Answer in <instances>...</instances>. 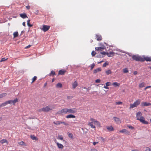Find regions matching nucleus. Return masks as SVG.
Wrapping results in <instances>:
<instances>
[{
	"mask_svg": "<svg viewBox=\"0 0 151 151\" xmlns=\"http://www.w3.org/2000/svg\"><path fill=\"white\" fill-rule=\"evenodd\" d=\"M66 118H67V119L71 118H74L76 117V116H74L73 115H72L71 114H69L68 115H67L66 116Z\"/></svg>",
	"mask_w": 151,
	"mask_h": 151,
	"instance_id": "18",
	"label": "nucleus"
},
{
	"mask_svg": "<svg viewBox=\"0 0 151 151\" xmlns=\"http://www.w3.org/2000/svg\"><path fill=\"white\" fill-rule=\"evenodd\" d=\"M0 142L2 144H3L4 143H6L7 144L8 143V141L6 139H3L1 140V141H0Z\"/></svg>",
	"mask_w": 151,
	"mask_h": 151,
	"instance_id": "28",
	"label": "nucleus"
},
{
	"mask_svg": "<svg viewBox=\"0 0 151 151\" xmlns=\"http://www.w3.org/2000/svg\"><path fill=\"white\" fill-rule=\"evenodd\" d=\"M73 98V97L72 96H67V99H71Z\"/></svg>",
	"mask_w": 151,
	"mask_h": 151,
	"instance_id": "57",
	"label": "nucleus"
},
{
	"mask_svg": "<svg viewBox=\"0 0 151 151\" xmlns=\"http://www.w3.org/2000/svg\"><path fill=\"white\" fill-rule=\"evenodd\" d=\"M106 128L109 131H113L114 129L112 126L106 127Z\"/></svg>",
	"mask_w": 151,
	"mask_h": 151,
	"instance_id": "20",
	"label": "nucleus"
},
{
	"mask_svg": "<svg viewBox=\"0 0 151 151\" xmlns=\"http://www.w3.org/2000/svg\"><path fill=\"white\" fill-rule=\"evenodd\" d=\"M112 85L115 86V87H119L120 85V84L116 82L113 83Z\"/></svg>",
	"mask_w": 151,
	"mask_h": 151,
	"instance_id": "24",
	"label": "nucleus"
},
{
	"mask_svg": "<svg viewBox=\"0 0 151 151\" xmlns=\"http://www.w3.org/2000/svg\"><path fill=\"white\" fill-rule=\"evenodd\" d=\"M151 105V104L147 102H142L141 104L142 106H148Z\"/></svg>",
	"mask_w": 151,
	"mask_h": 151,
	"instance_id": "8",
	"label": "nucleus"
},
{
	"mask_svg": "<svg viewBox=\"0 0 151 151\" xmlns=\"http://www.w3.org/2000/svg\"><path fill=\"white\" fill-rule=\"evenodd\" d=\"M132 58L133 60L136 61H140L142 62H144L143 58L138 55H133L132 56Z\"/></svg>",
	"mask_w": 151,
	"mask_h": 151,
	"instance_id": "4",
	"label": "nucleus"
},
{
	"mask_svg": "<svg viewBox=\"0 0 151 151\" xmlns=\"http://www.w3.org/2000/svg\"><path fill=\"white\" fill-rule=\"evenodd\" d=\"M132 151H139V150L137 149H135L134 150H132Z\"/></svg>",
	"mask_w": 151,
	"mask_h": 151,
	"instance_id": "63",
	"label": "nucleus"
},
{
	"mask_svg": "<svg viewBox=\"0 0 151 151\" xmlns=\"http://www.w3.org/2000/svg\"><path fill=\"white\" fill-rule=\"evenodd\" d=\"M127 126L129 129H133L134 128L133 127L130 125H127Z\"/></svg>",
	"mask_w": 151,
	"mask_h": 151,
	"instance_id": "50",
	"label": "nucleus"
},
{
	"mask_svg": "<svg viewBox=\"0 0 151 151\" xmlns=\"http://www.w3.org/2000/svg\"><path fill=\"white\" fill-rule=\"evenodd\" d=\"M37 77L36 76H35L33 77V78H32V81L31 82V83H32L33 82H35L37 79Z\"/></svg>",
	"mask_w": 151,
	"mask_h": 151,
	"instance_id": "37",
	"label": "nucleus"
},
{
	"mask_svg": "<svg viewBox=\"0 0 151 151\" xmlns=\"http://www.w3.org/2000/svg\"><path fill=\"white\" fill-rule=\"evenodd\" d=\"M18 143L21 145H25L26 146V145L25 144V143L23 141H22L20 142H19Z\"/></svg>",
	"mask_w": 151,
	"mask_h": 151,
	"instance_id": "36",
	"label": "nucleus"
},
{
	"mask_svg": "<svg viewBox=\"0 0 151 151\" xmlns=\"http://www.w3.org/2000/svg\"><path fill=\"white\" fill-rule=\"evenodd\" d=\"M101 68H99L94 70L93 71V74H96L97 73L101 71Z\"/></svg>",
	"mask_w": 151,
	"mask_h": 151,
	"instance_id": "12",
	"label": "nucleus"
},
{
	"mask_svg": "<svg viewBox=\"0 0 151 151\" xmlns=\"http://www.w3.org/2000/svg\"><path fill=\"white\" fill-rule=\"evenodd\" d=\"M22 25L24 26L25 27L26 26L25 22H23L22 23Z\"/></svg>",
	"mask_w": 151,
	"mask_h": 151,
	"instance_id": "62",
	"label": "nucleus"
},
{
	"mask_svg": "<svg viewBox=\"0 0 151 151\" xmlns=\"http://www.w3.org/2000/svg\"><path fill=\"white\" fill-rule=\"evenodd\" d=\"M113 118L116 123L118 124H119L121 123V121L119 118L116 117H114Z\"/></svg>",
	"mask_w": 151,
	"mask_h": 151,
	"instance_id": "9",
	"label": "nucleus"
},
{
	"mask_svg": "<svg viewBox=\"0 0 151 151\" xmlns=\"http://www.w3.org/2000/svg\"><path fill=\"white\" fill-rule=\"evenodd\" d=\"M68 137L72 139L73 138V134H72V133H68Z\"/></svg>",
	"mask_w": 151,
	"mask_h": 151,
	"instance_id": "40",
	"label": "nucleus"
},
{
	"mask_svg": "<svg viewBox=\"0 0 151 151\" xmlns=\"http://www.w3.org/2000/svg\"><path fill=\"white\" fill-rule=\"evenodd\" d=\"M137 71H134V75H136L137 74Z\"/></svg>",
	"mask_w": 151,
	"mask_h": 151,
	"instance_id": "61",
	"label": "nucleus"
},
{
	"mask_svg": "<svg viewBox=\"0 0 151 151\" xmlns=\"http://www.w3.org/2000/svg\"><path fill=\"white\" fill-rule=\"evenodd\" d=\"M7 104V103L6 102H5L2 103L0 105V107H1L2 106H6Z\"/></svg>",
	"mask_w": 151,
	"mask_h": 151,
	"instance_id": "39",
	"label": "nucleus"
},
{
	"mask_svg": "<svg viewBox=\"0 0 151 151\" xmlns=\"http://www.w3.org/2000/svg\"><path fill=\"white\" fill-rule=\"evenodd\" d=\"M30 137L33 140H38L37 138V137H36L34 135H31L30 136Z\"/></svg>",
	"mask_w": 151,
	"mask_h": 151,
	"instance_id": "27",
	"label": "nucleus"
},
{
	"mask_svg": "<svg viewBox=\"0 0 151 151\" xmlns=\"http://www.w3.org/2000/svg\"><path fill=\"white\" fill-rule=\"evenodd\" d=\"M55 143L59 148L62 149L63 148V146L62 144L58 142H55Z\"/></svg>",
	"mask_w": 151,
	"mask_h": 151,
	"instance_id": "17",
	"label": "nucleus"
},
{
	"mask_svg": "<svg viewBox=\"0 0 151 151\" xmlns=\"http://www.w3.org/2000/svg\"><path fill=\"white\" fill-rule=\"evenodd\" d=\"M7 104H11L12 103V100H9L6 101Z\"/></svg>",
	"mask_w": 151,
	"mask_h": 151,
	"instance_id": "47",
	"label": "nucleus"
},
{
	"mask_svg": "<svg viewBox=\"0 0 151 151\" xmlns=\"http://www.w3.org/2000/svg\"><path fill=\"white\" fill-rule=\"evenodd\" d=\"M141 102V100L138 99L134 103L137 107L140 104Z\"/></svg>",
	"mask_w": 151,
	"mask_h": 151,
	"instance_id": "14",
	"label": "nucleus"
},
{
	"mask_svg": "<svg viewBox=\"0 0 151 151\" xmlns=\"http://www.w3.org/2000/svg\"><path fill=\"white\" fill-rule=\"evenodd\" d=\"M96 54V52L95 51H92L91 52V55L92 56H93L95 55Z\"/></svg>",
	"mask_w": 151,
	"mask_h": 151,
	"instance_id": "46",
	"label": "nucleus"
},
{
	"mask_svg": "<svg viewBox=\"0 0 151 151\" xmlns=\"http://www.w3.org/2000/svg\"><path fill=\"white\" fill-rule=\"evenodd\" d=\"M111 83L110 82H107L106 83V86H108L111 85Z\"/></svg>",
	"mask_w": 151,
	"mask_h": 151,
	"instance_id": "41",
	"label": "nucleus"
},
{
	"mask_svg": "<svg viewBox=\"0 0 151 151\" xmlns=\"http://www.w3.org/2000/svg\"><path fill=\"white\" fill-rule=\"evenodd\" d=\"M55 75V73L53 70L51 71V72L49 74L50 76H54Z\"/></svg>",
	"mask_w": 151,
	"mask_h": 151,
	"instance_id": "26",
	"label": "nucleus"
},
{
	"mask_svg": "<svg viewBox=\"0 0 151 151\" xmlns=\"http://www.w3.org/2000/svg\"><path fill=\"white\" fill-rule=\"evenodd\" d=\"M56 86L58 88H61L62 87V85L61 83H58L56 84Z\"/></svg>",
	"mask_w": 151,
	"mask_h": 151,
	"instance_id": "32",
	"label": "nucleus"
},
{
	"mask_svg": "<svg viewBox=\"0 0 151 151\" xmlns=\"http://www.w3.org/2000/svg\"><path fill=\"white\" fill-rule=\"evenodd\" d=\"M100 85H102V86H104L103 87L105 88H106V89H108L109 88L108 87H107V86H105V85L103 84H100Z\"/></svg>",
	"mask_w": 151,
	"mask_h": 151,
	"instance_id": "55",
	"label": "nucleus"
},
{
	"mask_svg": "<svg viewBox=\"0 0 151 151\" xmlns=\"http://www.w3.org/2000/svg\"><path fill=\"white\" fill-rule=\"evenodd\" d=\"M54 109V108L53 107V106H48L42 108L40 110V111H41L44 112H48Z\"/></svg>",
	"mask_w": 151,
	"mask_h": 151,
	"instance_id": "3",
	"label": "nucleus"
},
{
	"mask_svg": "<svg viewBox=\"0 0 151 151\" xmlns=\"http://www.w3.org/2000/svg\"><path fill=\"white\" fill-rule=\"evenodd\" d=\"M61 121H57L56 122H53V123L54 124H55L56 125H60V124H61Z\"/></svg>",
	"mask_w": 151,
	"mask_h": 151,
	"instance_id": "25",
	"label": "nucleus"
},
{
	"mask_svg": "<svg viewBox=\"0 0 151 151\" xmlns=\"http://www.w3.org/2000/svg\"><path fill=\"white\" fill-rule=\"evenodd\" d=\"M90 120L91 121V122H88V125L90 126L91 128H94V129L96 128L95 126L93 125V124L98 126H99L100 125L99 122L98 121L94 119L91 118L90 119Z\"/></svg>",
	"mask_w": 151,
	"mask_h": 151,
	"instance_id": "2",
	"label": "nucleus"
},
{
	"mask_svg": "<svg viewBox=\"0 0 151 151\" xmlns=\"http://www.w3.org/2000/svg\"><path fill=\"white\" fill-rule=\"evenodd\" d=\"M108 63H107L106 62L105 63H104L103 64V67H106V66L107 65H108Z\"/></svg>",
	"mask_w": 151,
	"mask_h": 151,
	"instance_id": "48",
	"label": "nucleus"
},
{
	"mask_svg": "<svg viewBox=\"0 0 151 151\" xmlns=\"http://www.w3.org/2000/svg\"><path fill=\"white\" fill-rule=\"evenodd\" d=\"M142 115V113L141 112H138L136 114L137 119L139 120L140 122L143 124H148V122L145 120V118L143 116H141Z\"/></svg>",
	"mask_w": 151,
	"mask_h": 151,
	"instance_id": "1",
	"label": "nucleus"
},
{
	"mask_svg": "<svg viewBox=\"0 0 151 151\" xmlns=\"http://www.w3.org/2000/svg\"><path fill=\"white\" fill-rule=\"evenodd\" d=\"M96 50L98 51H102L105 49V47H96L95 48Z\"/></svg>",
	"mask_w": 151,
	"mask_h": 151,
	"instance_id": "13",
	"label": "nucleus"
},
{
	"mask_svg": "<svg viewBox=\"0 0 151 151\" xmlns=\"http://www.w3.org/2000/svg\"><path fill=\"white\" fill-rule=\"evenodd\" d=\"M115 104L116 105H120L122 104V102L121 101H119L117 102H116Z\"/></svg>",
	"mask_w": 151,
	"mask_h": 151,
	"instance_id": "45",
	"label": "nucleus"
},
{
	"mask_svg": "<svg viewBox=\"0 0 151 151\" xmlns=\"http://www.w3.org/2000/svg\"><path fill=\"white\" fill-rule=\"evenodd\" d=\"M100 82L101 80L100 79H97L95 81V82L96 83H99Z\"/></svg>",
	"mask_w": 151,
	"mask_h": 151,
	"instance_id": "49",
	"label": "nucleus"
},
{
	"mask_svg": "<svg viewBox=\"0 0 151 151\" xmlns=\"http://www.w3.org/2000/svg\"><path fill=\"white\" fill-rule=\"evenodd\" d=\"M98 143V142H94L93 143V145H95L96 144Z\"/></svg>",
	"mask_w": 151,
	"mask_h": 151,
	"instance_id": "60",
	"label": "nucleus"
},
{
	"mask_svg": "<svg viewBox=\"0 0 151 151\" xmlns=\"http://www.w3.org/2000/svg\"><path fill=\"white\" fill-rule=\"evenodd\" d=\"M26 7L27 9H29L30 8V6L29 5H28L26 6Z\"/></svg>",
	"mask_w": 151,
	"mask_h": 151,
	"instance_id": "56",
	"label": "nucleus"
},
{
	"mask_svg": "<svg viewBox=\"0 0 151 151\" xmlns=\"http://www.w3.org/2000/svg\"><path fill=\"white\" fill-rule=\"evenodd\" d=\"M147 88H150L151 87V86H147Z\"/></svg>",
	"mask_w": 151,
	"mask_h": 151,
	"instance_id": "64",
	"label": "nucleus"
},
{
	"mask_svg": "<svg viewBox=\"0 0 151 151\" xmlns=\"http://www.w3.org/2000/svg\"><path fill=\"white\" fill-rule=\"evenodd\" d=\"M67 108H65L62 109L61 110L58 111L56 113V114L62 116L67 114Z\"/></svg>",
	"mask_w": 151,
	"mask_h": 151,
	"instance_id": "5",
	"label": "nucleus"
},
{
	"mask_svg": "<svg viewBox=\"0 0 151 151\" xmlns=\"http://www.w3.org/2000/svg\"><path fill=\"white\" fill-rule=\"evenodd\" d=\"M106 53H107V52H101L100 53V54H102L103 55H106Z\"/></svg>",
	"mask_w": 151,
	"mask_h": 151,
	"instance_id": "51",
	"label": "nucleus"
},
{
	"mask_svg": "<svg viewBox=\"0 0 151 151\" xmlns=\"http://www.w3.org/2000/svg\"><path fill=\"white\" fill-rule=\"evenodd\" d=\"M128 70L127 68H125L123 69V72L124 73H127L128 72Z\"/></svg>",
	"mask_w": 151,
	"mask_h": 151,
	"instance_id": "35",
	"label": "nucleus"
},
{
	"mask_svg": "<svg viewBox=\"0 0 151 151\" xmlns=\"http://www.w3.org/2000/svg\"><path fill=\"white\" fill-rule=\"evenodd\" d=\"M145 83L144 82H142L139 84V86L140 88H142L145 87Z\"/></svg>",
	"mask_w": 151,
	"mask_h": 151,
	"instance_id": "22",
	"label": "nucleus"
},
{
	"mask_svg": "<svg viewBox=\"0 0 151 151\" xmlns=\"http://www.w3.org/2000/svg\"><path fill=\"white\" fill-rule=\"evenodd\" d=\"M96 38L98 41H101L102 40L101 36L100 35H96Z\"/></svg>",
	"mask_w": 151,
	"mask_h": 151,
	"instance_id": "23",
	"label": "nucleus"
},
{
	"mask_svg": "<svg viewBox=\"0 0 151 151\" xmlns=\"http://www.w3.org/2000/svg\"><path fill=\"white\" fill-rule=\"evenodd\" d=\"M119 132L121 133H125L127 134H129V132L126 129H123L122 130H120L119 131Z\"/></svg>",
	"mask_w": 151,
	"mask_h": 151,
	"instance_id": "11",
	"label": "nucleus"
},
{
	"mask_svg": "<svg viewBox=\"0 0 151 151\" xmlns=\"http://www.w3.org/2000/svg\"><path fill=\"white\" fill-rule=\"evenodd\" d=\"M8 59V58H3L1 59V60L0 61V62H2Z\"/></svg>",
	"mask_w": 151,
	"mask_h": 151,
	"instance_id": "44",
	"label": "nucleus"
},
{
	"mask_svg": "<svg viewBox=\"0 0 151 151\" xmlns=\"http://www.w3.org/2000/svg\"><path fill=\"white\" fill-rule=\"evenodd\" d=\"M6 95L7 94L6 93H3L0 94V99L6 96Z\"/></svg>",
	"mask_w": 151,
	"mask_h": 151,
	"instance_id": "30",
	"label": "nucleus"
},
{
	"mask_svg": "<svg viewBox=\"0 0 151 151\" xmlns=\"http://www.w3.org/2000/svg\"><path fill=\"white\" fill-rule=\"evenodd\" d=\"M137 107L136 105L134 104V103L133 104H131L130 105L129 109H133L134 107Z\"/></svg>",
	"mask_w": 151,
	"mask_h": 151,
	"instance_id": "29",
	"label": "nucleus"
},
{
	"mask_svg": "<svg viewBox=\"0 0 151 151\" xmlns=\"http://www.w3.org/2000/svg\"><path fill=\"white\" fill-rule=\"evenodd\" d=\"M38 12H39V11L38 10H35V11L34 13L36 14L37 15L38 14Z\"/></svg>",
	"mask_w": 151,
	"mask_h": 151,
	"instance_id": "53",
	"label": "nucleus"
},
{
	"mask_svg": "<svg viewBox=\"0 0 151 151\" xmlns=\"http://www.w3.org/2000/svg\"><path fill=\"white\" fill-rule=\"evenodd\" d=\"M114 52H111L109 53L107 52L106 55L108 56V57H111L114 55Z\"/></svg>",
	"mask_w": 151,
	"mask_h": 151,
	"instance_id": "16",
	"label": "nucleus"
},
{
	"mask_svg": "<svg viewBox=\"0 0 151 151\" xmlns=\"http://www.w3.org/2000/svg\"><path fill=\"white\" fill-rule=\"evenodd\" d=\"M19 15L20 17L23 19H24L28 17L27 15L25 13L21 14H19Z\"/></svg>",
	"mask_w": 151,
	"mask_h": 151,
	"instance_id": "19",
	"label": "nucleus"
},
{
	"mask_svg": "<svg viewBox=\"0 0 151 151\" xmlns=\"http://www.w3.org/2000/svg\"><path fill=\"white\" fill-rule=\"evenodd\" d=\"M105 73L107 75H109L111 74L112 73V72L110 70H108L105 71Z\"/></svg>",
	"mask_w": 151,
	"mask_h": 151,
	"instance_id": "31",
	"label": "nucleus"
},
{
	"mask_svg": "<svg viewBox=\"0 0 151 151\" xmlns=\"http://www.w3.org/2000/svg\"><path fill=\"white\" fill-rule=\"evenodd\" d=\"M63 124L64 125H67L68 124L64 122H61V124Z\"/></svg>",
	"mask_w": 151,
	"mask_h": 151,
	"instance_id": "54",
	"label": "nucleus"
},
{
	"mask_svg": "<svg viewBox=\"0 0 151 151\" xmlns=\"http://www.w3.org/2000/svg\"><path fill=\"white\" fill-rule=\"evenodd\" d=\"M150 148L149 147H146L145 150V151H150Z\"/></svg>",
	"mask_w": 151,
	"mask_h": 151,
	"instance_id": "52",
	"label": "nucleus"
},
{
	"mask_svg": "<svg viewBox=\"0 0 151 151\" xmlns=\"http://www.w3.org/2000/svg\"><path fill=\"white\" fill-rule=\"evenodd\" d=\"M66 72V70H59L58 72V75H63Z\"/></svg>",
	"mask_w": 151,
	"mask_h": 151,
	"instance_id": "10",
	"label": "nucleus"
},
{
	"mask_svg": "<svg viewBox=\"0 0 151 151\" xmlns=\"http://www.w3.org/2000/svg\"><path fill=\"white\" fill-rule=\"evenodd\" d=\"M58 139L60 140H63V136L61 135H59L58 137Z\"/></svg>",
	"mask_w": 151,
	"mask_h": 151,
	"instance_id": "38",
	"label": "nucleus"
},
{
	"mask_svg": "<svg viewBox=\"0 0 151 151\" xmlns=\"http://www.w3.org/2000/svg\"><path fill=\"white\" fill-rule=\"evenodd\" d=\"M78 86V83L77 82L75 81L72 84V87L73 88H75Z\"/></svg>",
	"mask_w": 151,
	"mask_h": 151,
	"instance_id": "21",
	"label": "nucleus"
},
{
	"mask_svg": "<svg viewBox=\"0 0 151 151\" xmlns=\"http://www.w3.org/2000/svg\"><path fill=\"white\" fill-rule=\"evenodd\" d=\"M50 27V26L46 25H43L42 30L44 32H45L48 30Z\"/></svg>",
	"mask_w": 151,
	"mask_h": 151,
	"instance_id": "7",
	"label": "nucleus"
},
{
	"mask_svg": "<svg viewBox=\"0 0 151 151\" xmlns=\"http://www.w3.org/2000/svg\"><path fill=\"white\" fill-rule=\"evenodd\" d=\"M67 113L68 114H74L77 112V109L76 108L68 109Z\"/></svg>",
	"mask_w": 151,
	"mask_h": 151,
	"instance_id": "6",
	"label": "nucleus"
},
{
	"mask_svg": "<svg viewBox=\"0 0 151 151\" xmlns=\"http://www.w3.org/2000/svg\"><path fill=\"white\" fill-rule=\"evenodd\" d=\"M17 99H15L13 101H12V103H13L14 105L15 103L17 102Z\"/></svg>",
	"mask_w": 151,
	"mask_h": 151,
	"instance_id": "42",
	"label": "nucleus"
},
{
	"mask_svg": "<svg viewBox=\"0 0 151 151\" xmlns=\"http://www.w3.org/2000/svg\"><path fill=\"white\" fill-rule=\"evenodd\" d=\"M31 45H29L28 46H27L25 47V48L27 49L31 47Z\"/></svg>",
	"mask_w": 151,
	"mask_h": 151,
	"instance_id": "59",
	"label": "nucleus"
},
{
	"mask_svg": "<svg viewBox=\"0 0 151 151\" xmlns=\"http://www.w3.org/2000/svg\"><path fill=\"white\" fill-rule=\"evenodd\" d=\"M30 21V20L29 19L27 20V25L28 26L31 27H32L33 25H32V24H29Z\"/></svg>",
	"mask_w": 151,
	"mask_h": 151,
	"instance_id": "34",
	"label": "nucleus"
},
{
	"mask_svg": "<svg viewBox=\"0 0 151 151\" xmlns=\"http://www.w3.org/2000/svg\"><path fill=\"white\" fill-rule=\"evenodd\" d=\"M14 37V38L17 37L18 36V33L17 32H15L13 33Z\"/></svg>",
	"mask_w": 151,
	"mask_h": 151,
	"instance_id": "33",
	"label": "nucleus"
},
{
	"mask_svg": "<svg viewBox=\"0 0 151 151\" xmlns=\"http://www.w3.org/2000/svg\"><path fill=\"white\" fill-rule=\"evenodd\" d=\"M91 151H97V150L95 149H93L91 150Z\"/></svg>",
	"mask_w": 151,
	"mask_h": 151,
	"instance_id": "58",
	"label": "nucleus"
},
{
	"mask_svg": "<svg viewBox=\"0 0 151 151\" xmlns=\"http://www.w3.org/2000/svg\"><path fill=\"white\" fill-rule=\"evenodd\" d=\"M144 61L146 60L147 61H151V58L149 57H144L143 58Z\"/></svg>",
	"mask_w": 151,
	"mask_h": 151,
	"instance_id": "15",
	"label": "nucleus"
},
{
	"mask_svg": "<svg viewBox=\"0 0 151 151\" xmlns=\"http://www.w3.org/2000/svg\"><path fill=\"white\" fill-rule=\"evenodd\" d=\"M95 66V64L94 63H93L92 65H91V66H90L91 68V70H92Z\"/></svg>",
	"mask_w": 151,
	"mask_h": 151,
	"instance_id": "43",
	"label": "nucleus"
}]
</instances>
